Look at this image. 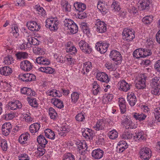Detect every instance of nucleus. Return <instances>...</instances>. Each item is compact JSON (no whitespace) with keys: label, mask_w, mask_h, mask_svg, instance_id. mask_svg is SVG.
Returning <instances> with one entry per match:
<instances>
[{"label":"nucleus","mask_w":160,"mask_h":160,"mask_svg":"<svg viewBox=\"0 0 160 160\" xmlns=\"http://www.w3.org/2000/svg\"><path fill=\"white\" fill-rule=\"evenodd\" d=\"M46 26L52 31H56L58 28L59 22L57 18H48L46 21Z\"/></svg>","instance_id":"nucleus-1"},{"label":"nucleus","mask_w":160,"mask_h":160,"mask_svg":"<svg viewBox=\"0 0 160 160\" xmlns=\"http://www.w3.org/2000/svg\"><path fill=\"white\" fill-rule=\"evenodd\" d=\"M94 27L96 28V31L99 33H104L107 31L106 24L99 19H96Z\"/></svg>","instance_id":"nucleus-2"},{"label":"nucleus","mask_w":160,"mask_h":160,"mask_svg":"<svg viewBox=\"0 0 160 160\" xmlns=\"http://www.w3.org/2000/svg\"><path fill=\"white\" fill-rule=\"evenodd\" d=\"M123 38L124 40L130 42L135 38V32L132 29L125 28L122 33Z\"/></svg>","instance_id":"nucleus-3"},{"label":"nucleus","mask_w":160,"mask_h":160,"mask_svg":"<svg viewBox=\"0 0 160 160\" xmlns=\"http://www.w3.org/2000/svg\"><path fill=\"white\" fill-rule=\"evenodd\" d=\"M109 57L111 60L114 61L116 65L120 64L122 60V57L120 52L117 50L111 51Z\"/></svg>","instance_id":"nucleus-4"},{"label":"nucleus","mask_w":160,"mask_h":160,"mask_svg":"<svg viewBox=\"0 0 160 160\" xmlns=\"http://www.w3.org/2000/svg\"><path fill=\"white\" fill-rule=\"evenodd\" d=\"M78 45L82 51L85 54H90L92 51L91 47L84 40L80 41Z\"/></svg>","instance_id":"nucleus-5"},{"label":"nucleus","mask_w":160,"mask_h":160,"mask_svg":"<svg viewBox=\"0 0 160 160\" xmlns=\"http://www.w3.org/2000/svg\"><path fill=\"white\" fill-rule=\"evenodd\" d=\"M109 44L106 41H100L96 44L95 48L101 54L105 53L107 50Z\"/></svg>","instance_id":"nucleus-6"},{"label":"nucleus","mask_w":160,"mask_h":160,"mask_svg":"<svg viewBox=\"0 0 160 160\" xmlns=\"http://www.w3.org/2000/svg\"><path fill=\"white\" fill-rule=\"evenodd\" d=\"M151 151L147 148H142L139 152L140 155V157L144 160H148L151 157Z\"/></svg>","instance_id":"nucleus-7"},{"label":"nucleus","mask_w":160,"mask_h":160,"mask_svg":"<svg viewBox=\"0 0 160 160\" xmlns=\"http://www.w3.org/2000/svg\"><path fill=\"white\" fill-rule=\"evenodd\" d=\"M11 28V37L12 38V42L13 41L15 42L18 41V38L19 36V31L18 26L15 24L12 25Z\"/></svg>","instance_id":"nucleus-8"},{"label":"nucleus","mask_w":160,"mask_h":160,"mask_svg":"<svg viewBox=\"0 0 160 160\" xmlns=\"http://www.w3.org/2000/svg\"><path fill=\"white\" fill-rule=\"evenodd\" d=\"M123 118V123L127 129H134L137 128V125L133 123L129 117L124 115Z\"/></svg>","instance_id":"nucleus-9"},{"label":"nucleus","mask_w":160,"mask_h":160,"mask_svg":"<svg viewBox=\"0 0 160 160\" xmlns=\"http://www.w3.org/2000/svg\"><path fill=\"white\" fill-rule=\"evenodd\" d=\"M146 78V74H143L141 75L140 78L136 84V87L137 89H141L145 88Z\"/></svg>","instance_id":"nucleus-10"},{"label":"nucleus","mask_w":160,"mask_h":160,"mask_svg":"<svg viewBox=\"0 0 160 160\" xmlns=\"http://www.w3.org/2000/svg\"><path fill=\"white\" fill-rule=\"evenodd\" d=\"M32 65L29 61L25 60L20 63V67L21 69L24 71H29L32 68Z\"/></svg>","instance_id":"nucleus-11"},{"label":"nucleus","mask_w":160,"mask_h":160,"mask_svg":"<svg viewBox=\"0 0 160 160\" xmlns=\"http://www.w3.org/2000/svg\"><path fill=\"white\" fill-rule=\"evenodd\" d=\"M27 25L28 29L32 31H38L40 28V25L35 21H28Z\"/></svg>","instance_id":"nucleus-12"},{"label":"nucleus","mask_w":160,"mask_h":160,"mask_svg":"<svg viewBox=\"0 0 160 160\" xmlns=\"http://www.w3.org/2000/svg\"><path fill=\"white\" fill-rule=\"evenodd\" d=\"M96 78L98 80L102 82L108 83L110 81L108 75L104 72H98L96 74Z\"/></svg>","instance_id":"nucleus-13"},{"label":"nucleus","mask_w":160,"mask_h":160,"mask_svg":"<svg viewBox=\"0 0 160 160\" xmlns=\"http://www.w3.org/2000/svg\"><path fill=\"white\" fill-rule=\"evenodd\" d=\"M118 84L119 86V89L120 90L124 92H127L130 89L131 85L128 83L125 80L122 79L120 81Z\"/></svg>","instance_id":"nucleus-14"},{"label":"nucleus","mask_w":160,"mask_h":160,"mask_svg":"<svg viewBox=\"0 0 160 160\" xmlns=\"http://www.w3.org/2000/svg\"><path fill=\"white\" fill-rule=\"evenodd\" d=\"M103 155L104 151L99 148L93 150L92 152V156L95 159L101 158Z\"/></svg>","instance_id":"nucleus-15"},{"label":"nucleus","mask_w":160,"mask_h":160,"mask_svg":"<svg viewBox=\"0 0 160 160\" xmlns=\"http://www.w3.org/2000/svg\"><path fill=\"white\" fill-rule=\"evenodd\" d=\"M105 121L103 119L98 120L93 126V128L96 131L103 130L105 128Z\"/></svg>","instance_id":"nucleus-16"},{"label":"nucleus","mask_w":160,"mask_h":160,"mask_svg":"<svg viewBox=\"0 0 160 160\" xmlns=\"http://www.w3.org/2000/svg\"><path fill=\"white\" fill-rule=\"evenodd\" d=\"M20 77L22 81L25 82L34 80L36 78V76L34 74L28 73L21 75Z\"/></svg>","instance_id":"nucleus-17"},{"label":"nucleus","mask_w":160,"mask_h":160,"mask_svg":"<svg viewBox=\"0 0 160 160\" xmlns=\"http://www.w3.org/2000/svg\"><path fill=\"white\" fill-rule=\"evenodd\" d=\"M127 101L129 105L132 107L134 106L137 102V98L134 93L128 92L127 97Z\"/></svg>","instance_id":"nucleus-18"},{"label":"nucleus","mask_w":160,"mask_h":160,"mask_svg":"<svg viewBox=\"0 0 160 160\" xmlns=\"http://www.w3.org/2000/svg\"><path fill=\"white\" fill-rule=\"evenodd\" d=\"M151 0H141L137 4L138 9L140 10L145 9L149 6Z\"/></svg>","instance_id":"nucleus-19"},{"label":"nucleus","mask_w":160,"mask_h":160,"mask_svg":"<svg viewBox=\"0 0 160 160\" xmlns=\"http://www.w3.org/2000/svg\"><path fill=\"white\" fill-rule=\"evenodd\" d=\"M92 92L94 95H97L100 93L101 88L97 81H94L92 84Z\"/></svg>","instance_id":"nucleus-20"},{"label":"nucleus","mask_w":160,"mask_h":160,"mask_svg":"<svg viewBox=\"0 0 160 160\" xmlns=\"http://www.w3.org/2000/svg\"><path fill=\"white\" fill-rule=\"evenodd\" d=\"M21 92L22 93L28 96H35L36 92L34 91L31 88L27 87H23L21 89Z\"/></svg>","instance_id":"nucleus-21"},{"label":"nucleus","mask_w":160,"mask_h":160,"mask_svg":"<svg viewBox=\"0 0 160 160\" xmlns=\"http://www.w3.org/2000/svg\"><path fill=\"white\" fill-rule=\"evenodd\" d=\"M92 68V64L91 62H85L83 64V67L81 71L82 73L85 74L86 72L88 73L91 70Z\"/></svg>","instance_id":"nucleus-22"},{"label":"nucleus","mask_w":160,"mask_h":160,"mask_svg":"<svg viewBox=\"0 0 160 160\" xmlns=\"http://www.w3.org/2000/svg\"><path fill=\"white\" fill-rule=\"evenodd\" d=\"M51 102L52 104L59 109H62L64 107V104L63 102L60 99L56 98H53L51 100Z\"/></svg>","instance_id":"nucleus-23"},{"label":"nucleus","mask_w":160,"mask_h":160,"mask_svg":"<svg viewBox=\"0 0 160 160\" xmlns=\"http://www.w3.org/2000/svg\"><path fill=\"white\" fill-rule=\"evenodd\" d=\"M128 147V145L126 141H121L118 144L117 147V151L119 153L122 152L126 149Z\"/></svg>","instance_id":"nucleus-24"},{"label":"nucleus","mask_w":160,"mask_h":160,"mask_svg":"<svg viewBox=\"0 0 160 160\" xmlns=\"http://www.w3.org/2000/svg\"><path fill=\"white\" fill-rule=\"evenodd\" d=\"M35 62L38 64L45 65H49L50 63L49 60L43 57H39L37 58Z\"/></svg>","instance_id":"nucleus-25"},{"label":"nucleus","mask_w":160,"mask_h":160,"mask_svg":"<svg viewBox=\"0 0 160 160\" xmlns=\"http://www.w3.org/2000/svg\"><path fill=\"white\" fill-rule=\"evenodd\" d=\"M38 71L47 74H52L55 71V69L49 67L45 66L39 68L38 69Z\"/></svg>","instance_id":"nucleus-26"},{"label":"nucleus","mask_w":160,"mask_h":160,"mask_svg":"<svg viewBox=\"0 0 160 160\" xmlns=\"http://www.w3.org/2000/svg\"><path fill=\"white\" fill-rule=\"evenodd\" d=\"M150 84L151 88L160 87V78H153L151 80Z\"/></svg>","instance_id":"nucleus-27"},{"label":"nucleus","mask_w":160,"mask_h":160,"mask_svg":"<svg viewBox=\"0 0 160 160\" xmlns=\"http://www.w3.org/2000/svg\"><path fill=\"white\" fill-rule=\"evenodd\" d=\"M37 141L40 146L42 147H45L46 145L48 142V141L45 137L41 134L39 135L38 137Z\"/></svg>","instance_id":"nucleus-28"},{"label":"nucleus","mask_w":160,"mask_h":160,"mask_svg":"<svg viewBox=\"0 0 160 160\" xmlns=\"http://www.w3.org/2000/svg\"><path fill=\"white\" fill-rule=\"evenodd\" d=\"M10 122L6 123L3 124L2 127V134L5 136L8 135L10 132Z\"/></svg>","instance_id":"nucleus-29"},{"label":"nucleus","mask_w":160,"mask_h":160,"mask_svg":"<svg viewBox=\"0 0 160 160\" xmlns=\"http://www.w3.org/2000/svg\"><path fill=\"white\" fill-rule=\"evenodd\" d=\"M46 93L48 96L53 97H60L62 96V92L55 89L49 90L47 91Z\"/></svg>","instance_id":"nucleus-30"},{"label":"nucleus","mask_w":160,"mask_h":160,"mask_svg":"<svg viewBox=\"0 0 160 160\" xmlns=\"http://www.w3.org/2000/svg\"><path fill=\"white\" fill-rule=\"evenodd\" d=\"M40 127V124L38 123H33L29 126L30 131L32 134H34L35 133L38 132Z\"/></svg>","instance_id":"nucleus-31"},{"label":"nucleus","mask_w":160,"mask_h":160,"mask_svg":"<svg viewBox=\"0 0 160 160\" xmlns=\"http://www.w3.org/2000/svg\"><path fill=\"white\" fill-rule=\"evenodd\" d=\"M75 9L79 12H82L86 8L85 4L81 2H77L74 4Z\"/></svg>","instance_id":"nucleus-32"},{"label":"nucleus","mask_w":160,"mask_h":160,"mask_svg":"<svg viewBox=\"0 0 160 160\" xmlns=\"http://www.w3.org/2000/svg\"><path fill=\"white\" fill-rule=\"evenodd\" d=\"M30 135L28 132L22 134L19 138V142L21 144H24L26 143V141L30 138Z\"/></svg>","instance_id":"nucleus-33"},{"label":"nucleus","mask_w":160,"mask_h":160,"mask_svg":"<svg viewBox=\"0 0 160 160\" xmlns=\"http://www.w3.org/2000/svg\"><path fill=\"white\" fill-rule=\"evenodd\" d=\"M80 93L77 92H74L71 95V102L72 103L75 104L79 99Z\"/></svg>","instance_id":"nucleus-34"},{"label":"nucleus","mask_w":160,"mask_h":160,"mask_svg":"<svg viewBox=\"0 0 160 160\" xmlns=\"http://www.w3.org/2000/svg\"><path fill=\"white\" fill-rule=\"evenodd\" d=\"M104 4L101 1H99L97 4L98 8L103 15H104L107 12V9L105 7Z\"/></svg>","instance_id":"nucleus-35"},{"label":"nucleus","mask_w":160,"mask_h":160,"mask_svg":"<svg viewBox=\"0 0 160 160\" xmlns=\"http://www.w3.org/2000/svg\"><path fill=\"white\" fill-rule=\"evenodd\" d=\"M46 136L48 138L54 140L55 138V134L54 132L50 129L47 128L44 131Z\"/></svg>","instance_id":"nucleus-36"},{"label":"nucleus","mask_w":160,"mask_h":160,"mask_svg":"<svg viewBox=\"0 0 160 160\" xmlns=\"http://www.w3.org/2000/svg\"><path fill=\"white\" fill-rule=\"evenodd\" d=\"M23 119L25 122L28 123H30L34 122V118L31 116L29 112L23 113Z\"/></svg>","instance_id":"nucleus-37"},{"label":"nucleus","mask_w":160,"mask_h":160,"mask_svg":"<svg viewBox=\"0 0 160 160\" xmlns=\"http://www.w3.org/2000/svg\"><path fill=\"white\" fill-rule=\"evenodd\" d=\"M80 25V27L84 33L86 34H88L89 33V29L88 26V24L87 23L84 22H82L81 23Z\"/></svg>","instance_id":"nucleus-38"},{"label":"nucleus","mask_w":160,"mask_h":160,"mask_svg":"<svg viewBox=\"0 0 160 160\" xmlns=\"http://www.w3.org/2000/svg\"><path fill=\"white\" fill-rule=\"evenodd\" d=\"M113 96L112 94H105L103 97L102 102L104 103L107 104L111 101L113 98Z\"/></svg>","instance_id":"nucleus-39"},{"label":"nucleus","mask_w":160,"mask_h":160,"mask_svg":"<svg viewBox=\"0 0 160 160\" xmlns=\"http://www.w3.org/2000/svg\"><path fill=\"white\" fill-rule=\"evenodd\" d=\"M21 105V103L18 100L11 102V109L14 110L17 108H20L22 107Z\"/></svg>","instance_id":"nucleus-40"},{"label":"nucleus","mask_w":160,"mask_h":160,"mask_svg":"<svg viewBox=\"0 0 160 160\" xmlns=\"http://www.w3.org/2000/svg\"><path fill=\"white\" fill-rule=\"evenodd\" d=\"M60 55L57 53H55L53 55L54 58L57 60L58 62L64 63L66 61V56H62Z\"/></svg>","instance_id":"nucleus-41"},{"label":"nucleus","mask_w":160,"mask_h":160,"mask_svg":"<svg viewBox=\"0 0 160 160\" xmlns=\"http://www.w3.org/2000/svg\"><path fill=\"white\" fill-rule=\"evenodd\" d=\"M27 100L29 104L32 107L34 108H37L38 107V104L36 98L28 97L27 98Z\"/></svg>","instance_id":"nucleus-42"},{"label":"nucleus","mask_w":160,"mask_h":160,"mask_svg":"<svg viewBox=\"0 0 160 160\" xmlns=\"http://www.w3.org/2000/svg\"><path fill=\"white\" fill-rule=\"evenodd\" d=\"M142 49L139 48L135 50L133 53V55L134 57L137 58H143Z\"/></svg>","instance_id":"nucleus-43"},{"label":"nucleus","mask_w":160,"mask_h":160,"mask_svg":"<svg viewBox=\"0 0 160 160\" xmlns=\"http://www.w3.org/2000/svg\"><path fill=\"white\" fill-rule=\"evenodd\" d=\"M45 147H41L40 146L38 147L37 148V150L36 152V156L41 157L42 156L45 152Z\"/></svg>","instance_id":"nucleus-44"},{"label":"nucleus","mask_w":160,"mask_h":160,"mask_svg":"<svg viewBox=\"0 0 160 160\" xmlns=\"http://www.w3.org/2000/svg\"><path fill=\"white\" fill-rule=\"evenodd\" d=\"M49 115L51 118L55 119L57 117V113L52 108H50L49 109Z\"/></svg>","instance_id":"nucleus-45"},{"label":"nucleus","mask_w":160,"mask_h":160,"mask_svg":"<svg viewBox=\"0 0 160 160\" xmlns=\"http://www.w3.org/2000/svg\"><path fill=\"white\" fill-rule=\"evenodd\" d=\"M10 68L9 67L5 66L0 68V73L1 74L7 76L10 73Z\"/></svg>","instance_id":"nucleus-46"},{"label":"nucleus","mask_w":160,"mask_h":160,"mask_svg":"<svg viewBox=\"0 0 160 160\" xmlns=\"http://www.w3.org/2000/svg\"><path fill=\"white\" fill-rule=\"evenodd\" d=\"M76 145L80 151L81 149H83L85 148H86L85 150L87 149V145L86 144V142L85 141H83L82 142H81L80 141L77 142H76Z\"/></svg>","instance_id":"nucleus-47"},{"label":"nucleus","mask_w":160,"mask_h":160,"mask_svg":"<svg viewBox=\"0 0 160 160\" xmlns=\"http://www.w3.org/2000/svg\"><path fill=\"white\" fill-rule=\"evenodd\" d=\"M67 29L69 30L70 32L72 34L76 33L78 31V27L77 25L74 23L69 27Z\"/></svg>","instance_id":"nucleus-48"},{"label":"nucleus","mask_w":160,"mask_h":160,"mask_svg":"<svg viewBox=\"0 0 160 160\" xmlns=\"http://www.w3.org/2000/svg\"><path fill=\"white\" fill-rule=\"evenodd\" d=\"M108 135L110 138L114 139L118 137V133L116 130H113L108 132Z\"/></svg>","instance_id":"nucleus-49"},{"label":"nucleus","mask_w":160,"mask_h":160,"mask_svg":"<svg viewBox=\"0 0 160 160\" xmlns=\"http://www.w3.org/2000/svg\"><path fill=\"white\" fill-rule=\"evenodd\" d=\"M151 93L153 95L159 96L160 95V87L152 88Z\"/></svg>","instance_id":"nucleus-50"},{"label":"nucleus","mask_w":160,"mask_h":160,"mask_svg":"<svg viewBox=\"0 0 160 160\" xmlns=\"http://www.w3.org/2000/svg\"><path fill=\"white\" fill-rule=\"evenodd\" d=\"M63 10L65 11L69 12L71 10V5L68 3L66 1H64L62 3Z\"/></svg>","instance_id":"nucleus-51"},{"label":"nucleus","mask_w":160,"mask_h":160,"mask_svg":"<svg viewBox=\"0 0 160 160\" xmlns=\"http://www.w3.org/2000/svg\"><path fill=\"white\" fill-rule=\"evenodd\" d=\"M66 50L67 52L72 55H75L77 52V50L74 46H72L69 48H67Z\"/></svg>","instance_id":"nucleus-52"},{"label":"nucleus","mask_w":160,"mask_h":160,"mask_svg":"<svg viewBox=\"0 0 160 160\" xmlns=\"http://www.w3.org/2000/svg\"><path fill=\"white\" fill-rule=\"evenodd\" d=\"M33 52L37 54L41 55L44 53V50L42 48L37 47L33 49Z\"/></svg>","instance_id":"nucleus-53"},{"label":"nucleus","mask_w":160,"mask_h":160,"mask_svg":"<svg viewBox=\"0 0 160 160\" xmlns=\"http://www.w3.org/2000/svg\"><path fill=\"white\" fill-rule=\"evenodd\" d=\"M16 55L18 59L26 58L28 56V53L25 52H19L16 54Z\"/></svg>","instance_id":"nucleus-54"},{"label":"nucleus","mask_w":160,"mask_h":160,"mask_svg":"<svg viewBox=\"0 0 160 160\" xmlns=\"http://www.w3.org/2000/svg\"><path fill=\"white\" fill-rule=\"evenodd\" d=\"M35 7L37 10L38 11L39 14L43 17L45 16L46 15V12L42 7L38 5H36Z\"/></svg>","instance_id":"nucleus-55"},{"label":"nucleus","mask_w":160,"mask_h":160,"mask_svg":"<svg viewBox=\"0 0 160 160\" xmlns=\"http://www.w3.org/2000/svg\"><path fill=\"white\" fill-rule=\"evenodd\" d=\"M156 119L160 122V107H158L154 110V112Z\"/></svg>","instance_id":"nucleus-56"},{"label":"nucleus","mask_w":160,"mask_h":160,"mask_svg":"<svg viewBox=\"0 0 160 160\" xmlns=\"http://www.w3.org/2000/svg\"><path fill=\"white\" fill-rule=\"evenodd\" d=\"M28 40L29 42H31L32 44L33 45H38L40 43V42L39 41L33 37H28Z\"/></svg>","instance_id":"nucleus-57"},{"label":"nucleus","mask_w":160,"mask_h":160,"mask_svg":"<svg viewBox=\"0 0 160 160\" xmlns=\"http://www.w3.org/2000/svg\"><path fill=\"white\" fill-rule=\"evenodd\" d=\"M13 3L17 6L23 7L25 6V2L23 0H12Z\"/></svg>","instance_id":"nucleus-58"},{"label":"nucleus","mask_w":160,"mask_h":160,"mask_svg":"<svg viewBox=\"0 0 160 160\" xmlns=\"http://www.w3.org/2000/svg\"><path fill=\"white\" fill-rule=\"evenodd\" d=\"M152 17L150 16H146L142 19V22L145 24L150 23L152 21Z\"/></svg>","instance_id":"nucleus-59"},{"label":"nucleus","mask_w":160,"mask_h":160,"mask_svg":"<svg viewBox=\"0 0 160 160\" xmlns=\"http://www.w3.org/2000/svg\"><path fill=\"white\" fill-rule=\"evenodd\" d=\"M75 22L71 19H66L64 21V25L68 28Z\"/></svg>","instance_id":"nucleus-60"},{"label":"nucleus","mask_w":160,"mask_h":160,"mask_svg":"<svg viewBox=\"0 0 160 160\" xmlns=\"http://www.w3.org/2000/svg\"><path fill=\"white\" fill-rule=\"evenodd\" d=\"M19 160H30V157L28 154L25 153H23L18 156Z\"/></svg>","instance_id":"nucleus-61"},{"label":"nucleus","mask_w":160,"mask_h":160,"mask_svg":"<svg viewBox=\"0 0 160 160\" xmlns=\"http://www.w3.org/2000/svg\"><path fill=\"white\" fill-rule=\"evenodd\" d=\"M134 138H137L139 140H142L144 138V136L143 135V133L141 131H138L136 133V135L134 136Z\"/></svg>","instance_id":"nucleus-62"},{"label":"nucleus","mask_w":160,"mask_h":160,"mask_svg":"<svg viewBox=\"0 0 160 160\" xmlns=\"http://www.w3.org/2000/svg\"><path fill=\"white\" fill-rule=\"evenodd\" d=\"M121 137L125 139H130L132 138V135L129 132H126L122 135Z\"/></svg>","instance_id":"nucleus-63"},{"label":"nucleus","mask_w":160,"mask_h":160,"mask_svg":"<svg viewBox=\"0 0 160 160\" xmlns=\"http://www.w3.org/2000/svg\"><path fill=\"white\" fill-rule=\"evenodd\" d=\"M63 160H75L74 156L71 153H68L64 156Z\"/></svg>","instance_id":"nucleus-64"}]
</instances>
